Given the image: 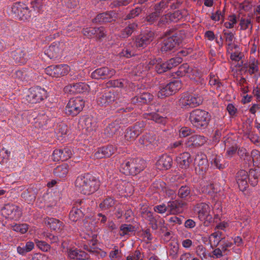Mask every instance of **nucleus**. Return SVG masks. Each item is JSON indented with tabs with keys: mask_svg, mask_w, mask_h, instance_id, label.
I'll return each instance as SVG.
<instances>
[{
	"mask_svg": "<svg viewBox=\"0 0 260 260\" xmlns=\"http://www.w3.org/2000/svg\"><path fill=\"white\" fill-rule=\"evenodd\" d=\"M117 150L115 146L113 145H108L102 147H100L93 154V157L97 159H100L104 157H109L115 153Z\"/></svg>",
	"mask_w": 260,
	"mask_h": 260,
	"instance_id": "obj_14",
	"label": "nucleus"
},
{
	"mask_svg": "<svg viewBox=\"0 0 260 260\" xmlns=\"http://www.w3.org/2000/svg\"><path fill=\"white\" fill-rule=\"evenodd\" d=\"M84 106V102L80 98L72 99L69 101L66 107V113L70 115H77L83 109Z\"/></svg>",
	"mask_w": 260,
	"mask_h": 260,
	"instance_id": "obj_8",
	"label": "nucleus"
},
{
	"mask_svg": "<svg viewBox=\"0 0 260 260\" xmlns=\"http://www.w3.org/2000/svg\"><path fill=\"white\" fill-rule=\"evenodd\" d=\"M238 154L242 159H243L248 165L252 164L253 159L251 158L247 152L246 149L243 147L240 148L238 151Z\"/></svg>",
	"mask_w": 260,
	"mask_h": 260,
	"instance_id": "obj_47",
	"label": "nucleus"
},
{
	"mask_svg": "<svg viewBox=\"0 0 260 260\" xmlns=\"http://www.w3.org/2000/svg\"><path fill=\"white\" fill-rule=\"evenodd\" d=\"M139 143L147 149H152L157 146L158 139L155 135L147 134L139 139Z\"/></svg>",
	"mask_w": 260,
	"mask_h": 260,
	"instance_id": "obj_15",
	"label": "nucleus"
},
{
	"mask_svg": "<svg viewBox=\"0 0 260 260\" xmlns=\"http://www.w3.org/2000/svg\"><path fill=\"white\" fill-rule=\"evenodd\" d=\"M228 20V21L225 22L224 24V26L227 28H233L237 23L236 16L235 15L229 16Z\"/></svg>",
	"mask_w": 260,
	"mask_h": 260,
	"instance_id": "obj_63",
	"label": "nucleus"
},
{
	"mask_svg": "<svg viewBox=\"0 0 260 260\" xmlns=\"http://www.w3.org/2000/svg\"><path fill=\"white\" fill-rule=\"evenodd\" d=\"M34 243L31 241H28L26 243L25 245L22 246H19L17 248V252L21 255H24L26 253L30 252L34 248Z\"/></svg>",
	"mask_w": 260,
	"mask_h": 260,
	"instance_id": "obj_44",
	"label": "nucleus"
},
{
	"mask_svg": "<svg viewBox=\"0 0 260 260\" xmlns=\"http://www.w3.org/2000/svg\"><path fill=\"white\" fill-rule=\"evenodd\" d=\"M12 228L14 231L21 234L25 233L28 229V225L26 224H15L12 226Z\"/></svg>",
	"mask_w": 260,
	"mask_h": 260,
	"instance_id": "obj_64",
	"label": "nucleus"
},
{
	"mask_svg": "<svg viewBox=\"0 0 260 260\" xmlns=\"http://www.w3.org/2000/svg\"><path fill=\"white\" fill-rule=\"evenodd\" d=\"M120 93L118 90H103L100 92L97 96V103L102 106H106L119 99Z\"/></svg>",
	"mask_w": 260,
	"mask_h": 260,
	"instance_id": "obj_4",
	"label": "nucleus"
},
{
	"mask_svg": "<svg viewBox=\"0 0 260 260\" xmlns=\"http://www.w3.org/2000/svg\"><path fill=\"white\" fill-rule=\"evenodd\" d=\"M22 6H24L23 3H16L13 4L11 7L10 14L18 18L20 10L22 8Z\"/></svg>",
	"mask_w": 260,
	"mask_h": 260,
	"instance_id": "obj_52",
	"label": "nucleus"
},
{
	"mask_svg": "<svg viewBox=\"0 0 260 260\" xmlns=\"http://www.w3.org/2000/svg\"><path fill=\"white\" fill-rule=\"evenodd\" d=\"M137 27V25L136 23H133L129 24L127 27L123 29L121 32V36L122 38H127L129 37L132 35Z\"/></svg>",
	"mask_w": 260,
	"mask_h": 260,
	"instance_id": "obj_54",
	"label": "nucleus"
},
{
	"mask_svg": "<svg viewBox=\"0 0 260 260\" xmlns=\"http://www.w3.org/2000/svg\"><path fill=\"white\" fill-rule=\"evenodd\" d=\"M184 14L180 11H176L172 14L168 13L161 16L159 19L158 24L159 25H165L169 22H177L181 19Z\"/></svg>",
	"mask_w": 260,
	"mask_h": 260,
	"instance_id": "obj_18",
	"label": "nucleus"
},
{
	"mask_svg": "<svg viewBox=\"0 0 260 260\" xmlns=\"http://www.w3.org/2000/svg\"><path fill=\"white\" fill-rule=\"evenodd\" d=\"M189 71V66L187 63H184L180 66L177 71L176 72V76L178 77H182L187 76Z\"/></svg>",
	"mask_w": 260,
	"mask_h": 260,
	"instance_id": "obj_55",
	"label": "nucleus"
},
{
	"mask_svg": "<svg viewBox=\"0 0 260 260\" xmlns=\"http://www.w3.org/2000/svg\"><path fill=\"white\" fill-rule=\"evenodd\" d=\"M153 37L152 31L144 32L136 38L134 45L136 48H144L152 40Z\"/></svg>",
	"mask_w": 260,
	"mask_h": 260,
	"instance_id": "obj_17",
	"label": "nucleus"
},
{
	"mask_svg": "<svg viewBox=\"0 0 260 260\" xmlns=\"http://www.w3.org/2000/svg\"><path fill=\"white\" fill-rule=\"evenodd\" d=\"M202 102L203 98L200 95L184 94L179 100V105L181 107L188 108L198 106Z\"/></svg>",
	"mask_w": 260,
	"mask_h": 260,
	"instance_id": "obj_5",
	"label": "nucleus"
},
{
	"mask_svg": "<svg viewBox=\"0 0 260 260\" xmlns=\"http://www.w3.org/2000/svg\"><path fill=\"white\" fill-rule=\"evenodd\" d=\"M258 64L259 63L257 60H256L254 58L251 59L249 61L248 66L247 67V72L250 75L254 74L255 75V76H259V70Z\"/></svg>",
	"mask_w": 260,
	"mask_h": 260,
	"instance_id": "obj_36",
	"label": "nucleus"
},
{
	"mask_svg": "<svg viewBox=\"0 0 260 260\" xmlns=\"http://www.w3.org/2000/svg\"><path fill=\"white\" fill-rule=\"evenodd\" d=\"M68 127L64 124H59L56 128L55 132L58 137H62L67 133Z\"/></svg>",
	"mask_w": 260,
	"mask_h": 260,
	"instance_id": "obj_60",
	"label": "nucleus"
},
{
	"mask_svg": "<svg viewBox=\"0 0 260 260\" xmlns=\"http://www.w3.org/2000/svg\"><path fill=\"white\" fill-rule=\"evenodd\" d=\"M75 185L79 192L89 195L99 189L100 181L91 174L87 173L79 176L75 180Z\"/></svg>",
	"mask_w": 260,
	"mask_h": 260,
	"instance_id": "obj_1",
	"label": "nucleus"
},
{
	"mask_svg": "<svg viewBox=\"0 0 260 260\" xmlns=\"http://www.w3.org/2000/svg\"><path fill=\"white\" fill-rule=\"evenodd\" d=\"M202 191L203 193L212 194L217 192L214 185L212 183H207L202 187Z\"/></svg>",
	"mask_w": 260,
	"mask_h": 260,
	"instance_id": "obj_56",
	"label": "nucleus"
},
{
	"mask_svg": "<svg viewBox=\"0 0 260 260\" xmlns=\"http://www.w3.org/2000/svg\"><path fill=\"white\" fill-rule=\"evenodd\" d=\"M89 90L88 85L83 82L70 84L64 88V91L69 94L80 93L88 92Z\"/></svg>",
	"mask_w": 260,
	"mask_h": 260,
	"instance_id": "obj_13",
	"label": "nucleus"
},
{
	"mask_svg": "<svg viewBox=\"0 0 260 260\" xmlns=\"http://www.w3.org/2000/svg\"><path fill=\"white\" fill-rule=\"evenodd\" d=\"M210 159L212 165L219 169H223V168H225L226 166H228L226 162L223 164L221 163L223 158L220 155L213 154Z\"/></svg>",
	"mask_w": 260,
	"mask_h": 260,
	"instance_id": "obj_43",
	"label": "nucleus"
},
{
	"mask_svg": "<svg viewBox=\"0 0 260 260\" xmlns=\"http://www.w3.org/2000/svg\"><path fill=\"white\" fill-rule=\"evenodd\" d=\"M64 48L62 43L54 42L45 51V53L50 59H56L62 56Z\"/></svg>",
	"mask_w": 260,
	"mask_h": 260,
	"instance_id": "obj_12",
	"label": "nucleus"
},
{
	"mask_svg": "<svg viewBox=\"0 0 260 260\" xmlns=\"http://www.w3.org/2000/svg\"><path fill=\"white\" fill-rule=\"evenodd\" d=\"M145 118L148 120L154 121L156 123L165 124L166 122V118L156 113H145Z\"/></svg>",
	"mask_w": 260,
	"mask_h": 260,
	"instance_id": "obj_39",
	"label": "nucleus"
},
{
	"mask_svg": "<svg viewBox=\"0 0 260 260\" xmlns=\"http://www.w3.org/2000/svg\"><path fill=\"white\" fill-rule=\"evenodd\" d=\"M207 141V138L203 136L193 135L187 138L185 145L187 147H199L203 145Z\"/></svg>",
	"mask_w": 260,
	"mask_h": 260,
	"instance_id": "obj_23",
	"label": "nucleus"
},
{
	"mask_svg": "<svg viewBox=\"0 0 260 260\" xmlns=\"http://www.w3.org/2000/svg\"><path fill=\"white\" fill-rule=\"evenodd\" d=\"M160 17V14L154 10V12L150 13L146 16V20L150 24L157 23V25H159L158 22Z\"/></svg>",
	"mask_w": 260,
	"mask_h": 260,
	"instance_id": "obj_50",
	"label": "nucleus"
},
{
	"mask_svg": "<svg viewBox=\"0 0 260 260\" xmlns=\"http://www.w3.org/2000/svg\"><path fill=\"white\" fill-rule=\"evenodd\" d=\"M68 256L71 259H84L88 258L87 254L77 249H71L68 251Z\"/></svg>",
	"mask_w": 260,
	"mask_h": 260,
	"instance_id": "obj_33",
	"label": "nucleus"
},
{
	"mask_svg": "<svg viewBox=\"0 0 260 260\" xmlns=\"http://www.w3.org/2000/svg\"><path fill=\"white\" fill-rule=\"evenodd\" d=\"M182 206L183 203L177 200L168 202L167 204L168 211L172 214L179 213L181 211Z\"/></svg>",
	"mask_w": 260,
	"mask_h": 260,
	"instance_id": "obj_32",
	"label": "nucleus"
},
{
	"mask_svg": "<svg viewBox=\"0 0 260 260\" xmlns=\"http://www.w3.org/2000/svg\"><path fill=\"white\" fill-rule=\"evenodd\" d=\"M153 98V96L150 93L144 92L140 95L135 97L133 100V102L141 104H148L152 100Z\"/></svg>",
	"mask_w": 260,
	"mask_h": 260,
	"instance_id": "obj_38",
	"label": "nucleus"
},
{
	"mask_svg": "<svg viewBox=\"0 0 260 260\" xmlns=\"http://www.w3.org/2000/svg\"><path fill=\"white\" fill-rule=\"evenodd\" d=\"M178 42L175 38L170 37L164 41L161 50L162 52H167L173 49L176 47Z\"/></svg>",
	"mask_w": 260,
	"mask_h": 260,
	"instance_id": "obj_34",
	"label": "nucleus"
},
{
	"mask_svg": "<svg viewBox=\"0 0 260 260\" xmlns=\"http://www.w3.org/2000/svg\"><path fill=\"white\" fill-rule=\"evenodd\" d=\"M172 159L168 155L161 156L156 162V167L159 170H168L172 166Z\"/></svg>",
	"mask_w": 260,
	"mask_h": 260,
	"instance_id": "obj_29",
	"label": "nucleus"
},
{
	"mask_svg": "<svg viewBox=\"0 0 260 260\" xmlns=\"http://www.w3.org/2000/svg\"><path fill=\"white\" fill-rule=\"evenodd\" d=\"M194 210L198 213L200 219L205 220L207 219L210 216L211 209L209 205L201 203L196 206Z\"/></svg>",
	"mask_w": 260,
	"mask_h": 260,
	"instance_id": "obj_20",
	"label": "nucleus"
},
{
	"mask_svg": "<svg viewBox=\"0 0 260 260\" xmlns=\"http://www.w3.org/2000/svg\"><path fill=\"white\" fill-rule=\"evenodd\" d=\"M46 97V91L40 87L30 88L26 96L28 103L35 104L42 101Z\"/></svg>",
	"mask_w": 260,
	"mask_h": 260,
	"instance_id": "obj_6",
	"label": "nucleus"
},
{
	"mask_svg": "<svg viewBox=\"0 0 260 260\" xmlns=\"http://www.w3.org/2000/svg\"><path fill=\"white\" fill-rule=\"evenodd\" d=\"M114 204V200L111 198H108L100 204V207L103 210H106L112 207Z\"/></svg>",
	"mask_w": 260,
	"mask_h": 260,
	"instance_id": "obj_57",
	"label": "nucleus"
},
{
	"mask_svg": "<svg viewBox=\"0 0 260 260\" xmlns=\"http://www.w3.org/2000/svg\"><path fill=\"white\" fill-rule=\"evenodd\" d=\"M119 185H125L124 189L120 188V196L128 197L133 193L134 187L131 183L125 180H120L119 181Z\"/></svg>",
	"mask_w": 260,
	"mask_h": 260,
	"instance_id": "obj_31",
	"label": "nucleus"
},
{
	"mask_svg": "<svg viewBox=\"0 0 260 260\" xmlns=\"http://www.w3.org/2000/svg\"><path fill=\"white\" fill-rule=\"evenodd\" d=\"M35 242L37 246L43 251H48L50 249V245L44 241L35 239Z\"/></svg>",
	"mask_w": 260,
	"mask_h": 260,
	"instance_id": "obj_62",
	"label": "nucleus"
},
{
	"mask_svg": "<svg viewBox=\"0 0 260 260\" xmlns=\"http://www.w3.org/2000/svg\"><path fill=\"white\" fill-rule=\"evenodd\" d=\"M196 252L202 260L207 258L206 249L203 245H199L197 247Z\"/></svg>",
	"mask_w": 260,
	"mask_h": 260,
	"instance_id": "obj_59",
	"label": "nucleus"
},
{
	"mask_svg": "<svg viewBox=\"0 0 260 260\" xmlns=\"http://www.w3.org/2000/svg\"><path fill=\"white\" fill-rule=\"evenodd\" d=\"M236 180L239 189L242 191L248 187V181H250L247 172L244 170H241L237 173Z\"/></svg>",
	"mask_w": 260,
	"mask_h": 260,
	"instance_id": "obj_19",
	"label": "nucleus"
},
{
	"mask_svg": "<svg viewBox=\"0 0 260 260\" xmlns=\"http://www.w3.org/2000/svg\"><path fill=\"white\" fill-rule=\"evenodd\" d=\"M135 231V228L131 224H123L120 227L119 234L121 236L128 235Z\"/></svg>",
	"mask_w": 260,
	"mask_h": 260,
	"instance_id": "obj_53",
	"label": "nucleus"
},
{
	"mask_svg": "<svg viewBox=\"0 0 260 260\" xmlns=\"http://www.w3.org/2000/svg\"><path fill=\"white\" fill-rule=\"evenodd\" d=\"M194 164L202 172H205L208 168V161L204 153L198 154L194 158Z\"/></svg>",
	"mask_w": 260,
	"mask_h": 260,
	"instance_id": "obj_28",
	"label": "nucleus"
},
{
	"mask_svg": "<svg viewBox=\"0 0 260 260\" xmlns=\"http://www.w3.org/2000/svg\"><path fill=\"white\" fill-rule=\"evenodd\" d=\"M189 120L194 127L199 129H204L208 125L210 115L206 111L196 109L190 113Z\"/></svg>",
	"mask_w": 260,
	"mask_h": 260,
	"instance_id": "obj_3",
	"label": "nucleus"
},
{
	"mask_svg": "<svg viewBox=\"0 0 260 260\" xmlns=\"http://www.w3.org/2000/svg\"><path fill=\"white\" fill-rule=\"evenodd\" d=\"M222 239V233L218 230H215V232L211 234L209 237L210 244L211 246H217Z\"/></svg>",
	"mask_w": 260,
	"mask_h": 260,
	"instance_id": "obj_35",
	"label": "nucleus"
},
{
	"mask_svg": "<svg viewBox=\"0 0 260 260\" xmlns=\"http://www.w3.org/2000/svg\"><path fill=\"white\" fill-rule=\"evenodd\" d=\"M2 214L6 218L18 220L21 216L22 213L17 206L7 204L2 209Z\"/></svg>",
	"mask_w": 260,
	"mask_h": 260,
	"instance_id": "obj_11",
	"label": "nucleus"
},
{
	"mask_svg": "<svg viewBox=\"0 0 260 260\" xmlns=\"http://www.w3.org/2000/svg\"><path fill=\"white\" fill-rule=\"evenodd\" d=\"M115 71L113 69L103 67L97 69L92 72L91 77L93 79H106L111 78L115 74Z\"/></svg>",
	"mask_w": 260,
	"mask_h": 260,
	"instance_id": "obj_16",
	"label": "nucleus"
},
{
	"mask_svg": "<svg viewBox=\"0 0 260 260\" xmlns=\"http://www.w3.org/2000/svg\"><path fill=\"white\" fill-rule=\"evenodd\" d=\"M70 70L67 64L52 65L45 69V73L52 77L58 78L67 75Z\"/></svg>",
	"mask_w": 260,
	"mask_h": 260,
	"instance_id": "obj_9",
	"label": "nucleus"
},
{
	"mask_svg": "<svg viewBox=\"0 0 260 260\" xmlns=\"http://www.w3.org/2000/svg\"><path fill=\"white\" fill-rule=\"evenodd\" d=\"M248 176L251 185L255 186L257 184V179L260 177V168L250 169Z\"/></svg>",
	"mask_w": 260,
	"mask_h": 260,
	"instance_id": "obj_45",
	"label": "nucleus"
},
{
	"mask_svg": "<svg viewBox=\"0 0 260 260\" xmlns=\"http://www.w3.org/2000/svg\"><path fill=\"white\" fill-rule=\"evenodd\" d=\"M155 69L158 73L161 74L167 71L168 70H169V68L167 62H166L162 63L161 62V59L159 58V61L155 66Z\"/></svg>",
	"mask_w": 260,
	"mask_h": 260,
	"instance_id": "obj_58",
	"label": "nucleus"
},
{
	"mask_svg": "<svg viewBox=\"0 0 260 260\" xmlns=\"http://www.w3.org/2000/svg\"><path fill=\"white\" fill-rule=\"evenodd\" d=\"M224 37L228 45L227 52H230L231 49L234 48L235 46H237L233 44L234 40V35L231 32H224Z\"/></svg>",
	"mask_w": 260,
	"mask_h": 260,
	"instance_id": "obj_46",
	"label": "nucleus"
},
{
	"mask_svg": "<svg viewBox=\"0 0 260 260\" xmlns=\"http://www.w3.org/2000/svg\"><path fill=\"white\" fill-rule=\"evenodd\" d=\"M68 166L67 164H62L57 166L53 171L54 175L59 178H63L66 176L68 173Z\"/></svg>",
	"mask_w": 260,
	"mask_h": 260,
	"instance_id": "obj_40",
	"label": "nucleus"
},
{
	"mask_svg": "<svg viewBox=\"0 0 260 260\" xmlns=\"http://www.w3.org/2000/svg\"><path fill=\"white\" fill-rule=\"evenodd\" d=\"M230 54V58L232 61L237 62V66L239 67L243 65V61L242 58L243 57V54L241 52L239 46H235L232 48L230 52H228Z\"/></svg>",
	"mask_w": 260,
	"mask_h": 260,
	"instance_id": "obj_27",
	"label": "nucleus"
},
{
	"mask_svg": "<svg viewBox=\"0 0 260 260\" xmlns=\"http://www.w3.org/2000/svg\"><path fill=\"white\" fill-rule=\"evenodd\" d=\"M142 216L144 218L148 220L150 223L152 224V228L153 229H156L157 224L156 223V220L151 212L147 210H144L142 212Z\"/></svg>",
	"mask_w": 260,
	"mask_h": 260,
	"instance_id": "obj_49",
	"label": "nucleus"
},
{
	"mask_svg": "<svg viewBox=\"0 0 260 260\" xmlns=\"http://www.w3.org/2000/svg\"><path fill=\"white\" fill-rule=\"evenodd\" d=\"M144 160L128 158L121 164L120 170L126 175H136L144 169Z\"/></svg>",
	"mask_w": 260,
	"mask_h": 260,
	"instance_id": "obj_2",
	"label": "nucleus"
},
{
	"mask_svg": "<svg viewBox=\"0 0 260 260\" xmlns=\"http://www.w3.org/2000/svg\"><path fill=\"white\" fill-rule=\"evenodd\" d=\"M11 57L16 63L19 64H23L27 60L26 51L24 49L19 48L13 51L11 53Z\"/></svg>",
	"mask_w": 260,
	"mask_h": 260,
	"instance_id": "obj_24",
	"label": "nucleus"
},
{
	"mask_svg": "<svg viewBox=\"0 0 260 260\" xmlns=\"http://www.w3.org/2000/svg\"><path fill=\"white\" fill-rule=\"evenodd\" d=\"M80 124L87 132L90 133L95 129L96 121L92 117L88 116H85L80 120Z\"/></svg>",
	"mask_w": 260,
	"mask_h": 260,
	"instance_id": "obj_22",
	"label": "nucleus"
},
{
	"mask_svg": "<svg viewBox=\"0 0 260 260\" xmlns=\"http://www.w3.org/2000/svg\"><path fill=\"white\" fill-rule=\"evenodd\" d=\"M44 222L45 225L52 231L58 232L63 227V223L55 218L47 217L44 218Z\"/></svg>",
	"mask_w": 260,
	"mask_h": 260,
	"instance_id": "obj_25",
	"label": "nucleus"
},
{
	"mask_svg": "<svg viewBox=\"0 0 260 260\" xmlns=\"http://www.w3.org/2000/svg\"><path fill=\"white\" fill-rule=\"evenodd\" d=\"M176 161L179 168L183 169H186L190 166L192 159L188 152H184L177 157Z\"/></svg>",
	"mask_w": 260,
	"mask_h": 260,
	"instance_id": "obj_26",
	"label": "nucleus"
},
{
	"mask_svg": "<svg viewBox=\"0 0 260 260\" xmlns=\"http://www.w3.org/2000/svg\"><path fill=\"white\" fill-rule=\"evenodd\" d=\"M181 82L179 80H174L166 86L161 87L157 93L159 98H164L175 93L181 88Z\"/></svg>",
	"mask_w": 260,
	"mask_h": 260,
	"instance_id": "obj_7",
	"label": "nucleus"
},
{
	"mask_svg": "<svg viewBox=\"0 0 260 260\" xmlns=\"http://www.w3.org/2000/svg\"><path fill=\"white\" fill-rule=\"evenodd\" d=\"M87 226L88 225H86L84 228H83L81 236L94 245L95 243V240L96 238V234L93 233L91 228H88Z\"/></svg>",
	"mask_w": 260,
	"mask_h": 260,
	"instance_id": "obj_30",
	"label": "nucleus"
},
{
	"mask_svg": "<svg viewBox=\"0 0 260 260\" xmlns=\"http://www.w3.org/2000/svg\"><path fill=\"white\" fill-rule=\"evenodd\" d=\"M141 126L140 124H136L133 127L127 128L125 132L124 140L126 142H130L135 139L141 133Z\"/></svg>",
	"mask_w": 260,
	"mask_h": 260,
	"instance_id": "obj_21",
	"label": "nucleus"
},
{
	"mask_svg": "<svg viewBox=\"0 0 260 260\" xmlns=\"http://www.w3.org/2000/svg\"><path fill=\"white\" fill-rule=\"evenodd\" d=\"M120 120H116L115 121L111 123L107 127L106 131L109 136H112L115 134L120 128Z\"/></svg>",
	"mask_w": 260,
	"mask_h": 260,
	"instance_id": "obj_41",
	"label": "nucleus"
},
{
	"mask_svg": "<svg viewBox=\"0 0 260 260\" xmlns=\"http://www.w3.org/2000/svg\"><path fill=\"white\" fill-rule=\"evenodd\" d=\"M83 215V212L80 209L73 207L70 212L69 218L71 220L75 222L80 219Z\"/></svg>",
	"mask_w": 260,
	"mask_h": 260,
	"instance_id": "obj_48",
	"label": "nucleus"
},
{
	"mask_svg": "<svg viewBox=\"0 0 260 260\" xmlns=\"http://www.w3.org/2000/svg\"><path fill=\"white\" fill-rule=\"evenodd\" d=\"M136 48L135 46L132 44H128L119 53V55L129 58L136 54Z\"/></svg>",
	"mask_w": 260,
	"mask_h": 260,
	"instance_id": "obj_42",
	"label": "nucleus"
},
{
	"mask_svg": "<svg viewBox=\"0 0 260 260\" xmlns=\"http://www.w3.org/2000/svg\"><path fill=\"white\" fill-rule=\"evenodd\" d=\"M252 15L251 14H248L247 16L241 17L239 23L241 29L246 30L248 28L252 29Z\"/></svg>",
	"mask_w": 260,
	"mask_h": 260,
	"instance_id": "obj_37",
	"label": "nucleus"
},
{
	"mask_svg": "<svg viewBox=\"0 0 260 260\" xmlns=\"http://www.w3.org/2000/svg\"><path fill=\"white\" fill-rule=\"evenodd\" d=\"M182 3L181 0H161L154 7V10L161 14L166 12L169 8L175 9L178 8Z\"/></svg>",
	"mask_w": 260,
	"mask_h": 260,
	"instance_id": "obj_10",
	"label": "nucleus"
},
{
	"mask_svg": "<svg viewBox=\"0 0 260 260\" xmlns=\"http://www.w3.org/2000/svg\"><path fill=\"white\" fill-rule=\"evenodd\" d=\"M190 193V190L189 187L187 186H182L178 190V195L181 198H185Z\"/></svg>",
	"mask_w": 260,
	"mask_h": 260,
	"instance_id": "obj_61",
	"label": "nucleus"
},
{
	"mask_svg": "<svg viewBox=\"0 0 260 260\" xmlns=\"http://www.w3.org/2000/svg\"><path fill=\"white\" fill-rule=\"evenodd\" d=\"M22 8L20 10L18 19L25 21L28 20L31 17L30 11L28 7L24 4V6H22Z\"/></svg>",
	"mask_w": 260,
	"mask_h": 260,
	"instance_id": "obj_51",
	"label": "nucleus"
}]
</instances>
